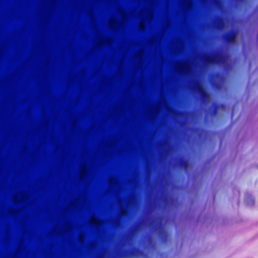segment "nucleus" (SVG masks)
Instances as JSON below:
<instances>
[{
	"label": "nucleus",
	"instance_id": "nucleus-1",
	"mask_svg": "<svg viewBox=\"0 0 258 258\" xmlns=\"http://www.w3.org/2000/svg\"><path fill=\"white\" fill-rule=\"evenodd\" d=\"M225 56L221 52H217L212 56L207 57L205 61L212 64H220L225 60Z\"/></svg>",
	"mask_w": 258,
	"mask_h": 258
},
{
	"label": "nucleus",
	"instance_id": "nucleus-2",
	"mask_svg": "<svg viewBox=\"0 0 258 258\" xmlns=\"http://www.w3.org/2000/svg\"><path fill=\"white\" fill-rule=\"evenodd\" d=\"M236 37L237 32L233 30L229 31L222 36L223 41L228 44L234 43L236 42Z\"/></svg>",
	"mask_w": 258,
	"mask_h": 258
},
{
	"label": "nucleus",
	"instance_id": "nucleus-3",
	"mask_svg": "<svg viewBox=\"0 0 258 258\" xmlns=\"http://www.w3.org/2000/svg\"><path fill=\"white\" fill-rule=\"evenodd\" d=\"M218 108L219 106L215 103H213L209 108V113L211 117H215L217 115Z\"/></svg>",
	"mask_w": 258,
	"mask_h": 258
},
{
	"label": "nucleus",
	"instance_id": "nucleus-4",
	"mask_svg": "<svg viewBox=\"0 0 258 258\" xmlns=\"http://www.w3.org/2000/svg\"><path fill=\"white\" fill-rule=\"evenodd\" d=\"M197 89L202 99L203 100L206 99L208 97V94L205 89L200 85L198 86Z\"/></svg>",
	"mask_w": 258,
	"mask_h": 258
},
{
	"label": "nucleus",
	"instance_id": "nucleus-5",
	"mask_svg": "<svg viewBox=\"0 0 258 258\" xmlns=\"http://www.w3.org/2000/svg\"><path fill=\"white\" fill-rule=\"evenodd\" d=\"M178 164L180 167L184 168H186L188 166V162L183 159H180L178 161Z\"/></svg>",
	"mask_w": 258,
	"mask_h": 258
}]
</instances>
